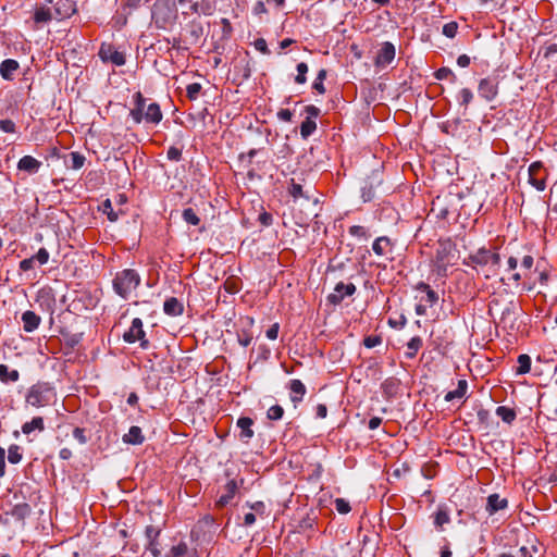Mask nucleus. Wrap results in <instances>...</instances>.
<instances>
[{"mask_svg": "<svg viewBox=\"0 0 557 557\" xmlns=\"http://www.w3.org/2000/svg\"><path fill=\"white\" fill-rule=\"evenodd\" d=\"M382 344V336L381 335H369L364 337L363 345L367 348H374Z\"/></svg>", "mask_w": 557, "mask_h": 557, "instance_id": "48", "label": "nucleus"}, {"mask_svg": "<svg viewBox=\"0 0 557 557\" xmlns=\"http://www.w3.org/2000/svg\"><path fill=\"white\" fill-rule=\"evenodd\" d=\"M372 249L376 256L386 257L392 253L391 239L386 236L377 237L372 245Z\"/></svg>", "mask_w": 557, "mask_h": 557, "instance_id": "19", "label": "nucleus"}, {"mask_svg": "<svg viewBox=\"0 0 557 557\" xmlns=\"http://www.w3.org/2000/svg\"><path fill=\"white\" fill-rule=\"evenodd\" d=\"M144 110H145V108H139V107H134L131 110L129 115L132 116L133 121L136 124H139L143 121H145V112H144Z\"/></svg>", "mask_w": 557, "mask_h": 557, "instance_id": "49", "label": "nucleus"}, {"mask_svg": "<svg viewBox=\"0 0 557 557\" xmlns=\"http://www.w3.org/2000/svg\"><path fill=\"white\" fill-rule=\"evenodd\" d=\"M305 111L308 115L300 125V135L302 138H308L317 129L315 119L320 114V109L310 104L305 108Z\"/></svg>", "mask_w": 557, "mask_h": 557, "instance_id": "10", "label": "nucleus"}, {"mask_svg": "<svg viewBox=\"0 0 557 557\" xmlns=\"http://www.w3.org/2000/svg\"><path fill=\"white\" fill-rule=\"evenodd\" d=\"M467 389H468L467 381L466 380H459L457 388L454 389V391H449L445 395L444 398H445L446 401H451L454 399H460V398H462L466 395Z\"/></svg>", "mask_w": 557, "mask_h": 557, "instance_id": "29", "label": "nucleus"}, {"mask_svg": "<svg viewBox=\"0 0 557 557\" xmlns=\"http://www.w3.org/2000/svg\"><path fill=\"white\" fill-rule=\"evenodd\" d=\"M187 544L185 542H180L177 545L173 546L170 549L165 557H184L187 554Z\"/></svg>", "mask_w": 557, "mask_h": 557, "instance_id": "38", "label": "nucleus"}, {"mask_svg": "<svg viewBox=\"0 0 557 557\" xmlns=\"http://www.w3.org/2000/svg\"><path fill=\"white\" fill-rule=\"evenodd\" d=\"M147 549L151 553L152 557H159L161 555V552L159 549L158 540L149 541L148 545H147Z\"/></svg>", "mask_w": 557, "mask_h": 557, "instance_id": "58", "label": "nucleus"}, {"mask_svg": "<svg viewBox=\"0 0 557 557\" xmlns=\"http://www.w3.org/2000/svg\"><path fill=\"white\" fill-rule=\"evenodd\" d=\"M288 388L290 391V400L294 406L297 407V405L302 401L307 392L306 386L300 380L293 379L289 381Z\"/></svg>", "mask_w": 557, "mask_h": 557, "instance_id": "14", "label": "nucleus"}, {"mask_svg": "<svg viewBox=\"0 0 557 557\" xmlns=\"http://www.w3.org/2000/svg\"><path fill=\"white\" fill-rule=\"evenodd\" d=\"M163 311L168 315L177 317L183 314L184 306L176 297H170L163 304Z\"/></svg>", "mask_w": 557, "mask_h": 557, "instance_id": "20", "label": "nucleus"}, {"mask_svg": "<svg viewBox=\"0 0 557 557\" xmlns=\"http://www.w3.org/2000/svg\"><path fill=\"white\" fill-rule=\"evenodd\" d=\"M458 257L457 246L451 239H440L433 260L437 275L446 276L448 268L456 263Z\"/></svg>", "mask_w": 557, "mask_h": 557, "instance_id": "2", "label": "nucleus"}, {"mask_svg": "<svg viewBox=\"0 0 557 557\" xmlns=\"http://www.w3.org/2000/svg\"><path fill=\"white\" fill-rule=\"evenodd\" d=\"M55 17L58 20L70 18L77 12L75 0H59L54 5Z\"/></svg>", "mask_w": 557, "mask_h": 557, "instance_id": "13", "label": "nucleus"}, {"mask_svg": "<svg viewBox=\"0 0 557 557\" xmlns=\"http://www.w3.org/2000/svg\"><path fill=\"white\" fill-rule=\"evenodd\" d=\"M308 65L305 62H300L297 64V75L295 77V82L299 85H302L307 82V73H308Z\"/></svg>", "mask_w": 557, "mask_h": 557, "instance_id": "41", "label": "nucleus"}, {"mask_svg": "<svg viewBox=\"0 0 557 557\" xmlns=\"http://www.w3.org/2000/svg\"><path fill=\"white\" fill-rule=\"evenodd\" d=\"M529 183L535 187L537 190H544L546 187V170L544 169L542 162L536 161L533 162L529 166Z\"/></svg>", "mask_w": 557, "mask_h": 557, "instance_id": "8", "label": "nucleus"}, {"mask_svg": "<svg viewBox=\"0 0 557 557\" xmlns=\"http://www.w3.org/2000/svg\"><path fill=\"white\" fill-rule=\"evenodd\" d=\"M458 32V24L456 22L446 23L443 26V34L448 38H454Z\"/></svg>", "mask_w": 557, "mask_h": 557, "instance_id": "46", "label": "nucleus"}, {"mask_svg": "<svg viewBox=\"0 0 557 557\" xmlns=\"http://www.w3.org/2000/svg\"><path fill=\"white\" fill-rule=\"evenodd\" d=\"M496 414L508 424H511L517 418L516 410L507 406L497 407Z\"/></svg>", "mask_w": 557, "mask_h": 557, "instance_id": "32", "label": "nucleus"}, {"mask_svg": "<svg viewBox=\"0 0 557 557\" xmlns=\"http://www.w3.org/2000/svg\"><path fill=\"white\" fill-rule=\"evenodd\" d=\"M458 100L460 106L468 107L470 102L473 100V92L469 88H462L459 91Z\"/></svg>", "mask_w": 557, "mask_h": 557, "instance_id": "43", "label": "nucleus"}, {"mask_svg": "<svg viewBox=\"0 0 557 557\" xmlns=\"http://www.w3.org/2000/svg\"><path fill=\"white\" fill-rule=\"evenodd\" d=\"M238 485L235 480H231L225 484V491L226 493L220 496V498L216 500V506L222 508L226 506L235 496L237 492Z\"/></svg>", "mask_w": 557, "mask_h": 557, "instance_id": "21", "label": "nucleus"}, {"mask_svg": "<svg viewBox=\"0 0 557 557\" xmlns=\"http://www.w3.org/2000/svg\"><path fill=\"white\" fill-rule=\"evenodd\" d=\"M41 166V162L32 156H24L17 163L20 171L27 172L29 174L37 173Z\"/></svg>", "mask_w": 557, "mask_h": 557, "instance_id": "17", "label": "nucleus"}, {"mask_svg": "<svg viewBox=\"0 0 557 557\" xmlns=\"http://www.w3.org/2000/svg\"><path fill=\"white\" fill-rule=\"evenodd\" d=\"M40 317L34 311L27 310L22 314L23 329L27 333L34 332L40 324Z\"/></svg>", "mask_w": 557, "mask_h": 557, "instance_id": "18", "label": "nucleus"}, {"mask_svg": "<svg viewBox=\"0 0 557 557\" xmlns=\"http://www.w3.org/2000/svg\"><path fill=\"white\" fill-rule=\"evenodd\" d=\"M8 453V459L11 463H18L22 460L21 447L18 445H11Z\"/></svg>", "mask_w": 557, "mask_h": 557, "instance_id": "40", "label": "nucleus"}, {"mask_svg": "<svg viewBox=\"0 0 557 557\" xmlns=\"http://www.w3.org/2000/svg\"><path fill=\"white\" fill-rule=\"evenodd\" d=\"M145 441L141 429L139 426H131L128 433L123 435V442L132 445H140Z\"/></svg>", "mask_w": 557, "mask_h": 557, "instance_id": "23", "label": "nucleus"}, {"mask_svg": "<svg viewBox=\"0 0 557 557\" xmlns=\"http://www.w3.org/2000/svg\"><path fill=\"white\" fill-rule=\"evenodd\" d=\"M534 265V258L531 255H524L521 259V267L524 270L530 271L532 267Z\"/></svg>", "mask_w": 557, "mask_h": 557, "instance_id": "61", "label": "nucleus"}, {"mask_svg": "<svg viewBox=\"0 0 557 557\" xmlns=\"http://www.w3.org/2000/svg\"><path fill=\"white\" fill-rule=\"evenodd\" d=\"M0 129L3 133L13 134L16 132V125L12 120H9V119L0 120Z\"/></svg>", "mask_w": 557, "mask_h": 557, "instance_id": "50", "label": "nucleus"}, {"mask_svg": "<svg viewBox=\"0 0 557 557\" xmlns=\"http://www.w3.org/2000/svg\"><path fill=\"white\" fill-rule=\"evenodd\" d=\"M55 389L48 382L33 384L25 394V403L34 408L49 406L55 399Z\"/></svg>", "mask_w": 557, "mask_h": 557, "instance_id": "3", "label": "nucleus"}, {"mask_svg": "<svg viewBox=\"0 0 557 557\" xmlns=\"http://www.w3.org/2000/svg\"><path fill=\"white\" fill-rule=\"evenodd\" d=\"M99 58L104 63H112L115 66H122L126 62L125 54L115 49L112 44L102 42L98 52Z\"/></svg>", "mask_w": 557, "mask_h": 557, "instance_id": "6", "label": "nucleus"}, {"mask_svg": "<svg viewBox=\"0 0 557 557\" xmlns=\"http://www.w3.org/2000/svg\"><path fill=\"white\" fill-rule=\"evenodd\" d=\"M462 263L475 269L478 273L481 271L485 278H490L497 274L500 264V255L497 251L482 247L465 258Z\"/></svg>", "mask_w": 557, "mask_h": 557, "instance_id": "1", "label": "nucleus"}, {"mask_svg": "<svg viewBox=\"0 0 557 557\" xmlns=\"http://www.w3.org/2000/svg\"><path fill=\"white\" fill-rule=\"evenodd\" d=\"M101 211L106 214L111 222H116L119 220L120 214L123 213L122 210L115 211L112 207V202L110 199H107L102 202Z\"/></svg>", "mask_w": 557, "mask_h": 557, "instance_id": "34", "label": "nucleus"}, {"mask_svg": "<svg viewBox=\"0 0 557 557\" xmlns=\"http://www.w3.org/2000/svg\"><path fill=\"white\" fill-rule=\"evenodd\" d=\"M535 272L539 273V282L541 285H546L547 282H548V272L543 269L541 270L540 268V262H537L536 267H535Z\"/></svg>", "mask_w": 557, "mask_h": 557, "instance_id": "59", "label": "nucleus"}, {"mask_svg": "<svg viewBox=\"0 0 557 557\" xmlns=\"http://www.w3.org/2000/svg\"><path fill=\"white\" fill-rule=\"evenodd\" d=\"M334 506L335 509L342 515L348 513L351 509L349 503L344 498H336L334 500Z\"/></svg>", "mask_w": 557, "mask_h": 557, "instance_id": "45", "label": "nucleus"}, {"mask_svg": "<svg viewBox=\"0 0 557 557\" xmlns=\"http://www.w3.org/2000/svg\"><path fill=\"white\" fill-rule=\"evenodd\" d=\"M73 436L81 444H85L87 442V437L85 435V430L82 429V428H75L74 431H73Z\"/></svg>", "mask_w": 557, "mask_h": 557, "instance_id": "62", "label": "nucleus"}, {"mask_svg": "<svg viewBox=\"0 0 557 557\" xmlns=\"http://www.w3.org/2000/svg\"><path fill=\"white\" fill-rule=\"evenodd\" d=\"M406 346H407V350L405 352L406 358L413 359L417 356L418 351L423 346V341L420 336H414L407 343Z\"/></svg>", "mask_w": 557, "mask_h": 557, "instance_id": "30", "label": "nucleus"}, {"mask_svg": "<svg viewBox=\"0 0 557 557\" xmlns=\"http://www.w3.org/2000/svg\"><path fill=\"white\" fill-rule=\"evenodd\" d=\"M33 259L38 262L40 265H44L49 260V252L46 248H40L36 255L32 256Z\"/></svg>", "mask_w": 557, "mask_h": 557, "instance_id": "52", "label": "nucleus"}, {"mask_svg": "<svg viewBox=\"0 0 557 557\" xmlns=\"http://www.w3.org/2000/svg\"><path fill=\"white\" fill-rule=\"evenodd\" d=\"M255 48L263 54H269L270 50L264 38H258L255 40Z\"/></svg>", "mask_w": 557, "mask_h": 557, "instance_id": "56", "label": "nucleus"}, {"mask_svg": "<svg viewBox=\"0 0 557 557\" xmlns=\"http://www.w3.org/2000/svg\"><path fill=\"white\" fill-rule=\"evenodd\" d=\"M450 522L449 510L446 506H438L437 510L433 515V523L440 531L443 530L445 524Z\"/></svg>", "mask_w": 557, "mask_h": 557, "instance_id": "22", "label": "nucleus"}, {"mask_svg": "<svg viewBox=\"0 0 557 557\" xmlns=\"http://www.w3.org/2000/svg\"><path fill=\"white\" fill-rule=\"evenodd\" d=\"M183 220L190 225H198L200 223L199 216L191 208H186L182 213Z\"/></svg>", "mask_w": 557, "mask_h": 557, "instance_id": "39", "label": "nucleus"}, {"mask_svg": "<svg viewBox=\"0 0 557 557\" xmlns=\"http://www.w3.org/2000/svg\"><path fill=\"white\" fill-rule=\"evenodd\" d=\"M434 76L442 81V79H447V78H453L454 81L456 79V75L454 74V72L449 69V67H441L438 69Z\"/></svg>", "mask_w": 557, "mask_h": 557, "instance_id": "47", "label": "nucleus"}, {"mask_svg": "<svg viewBox=\"0 0 557 557\" xmlns=\"http://www.w3.org/2000/svg\"><path fill=\"white\" fill-rule=\"evenodd\" d=\"M288 191L294 199L306 198L309 200L311 198L310 190H304V186L300 183H297L295 178L290 180Z\"/></svg>", "mask_w": 557, "mask_h": 557, "instance_id": "27", "label": "nucleus"}, {"mask_svg": "<svg viewBox=\"0 0 557 557\" xmlns=\"http://www.w3.org/2000/svg\"><path fill=\"white\" fill-rule=\"evenodd\" d=\"M356 285L352 283L339 282L335 285L334 292L327 296V301L332 305H339L345 297L352 296L356 293Z\"/></svg>", "mask_w": 557, "mask_h": 557, "instance_id": "11", "label": "nucleus"}, {"mask_svg": "<svg viewBox=\"0 0 557 557\" xmlns=\"http://www.w3.org/2000/svg\"><path fill=\"white\" fill-rule=\"evenodd\" d=\"M326 70L322 69L318 72V75L312 84V88L319 94L323 95L325 92L324 79L326 78Z\"/></svg>", "mask_w": 557, "mask_h": 557, "instance_id": "37", "label": "nucleus"}, {"mask_svg": "<svg viewBox=\"0 0 557 557\" xmlns=\"http://www.w3.org/2000/svg\"><path fill=\"white\" fill-rule=\"evenodd\" d=\"M499 79L498 75H490L479 82V95L486 101L495 100L498 95Z\"/></svg>", "mask_w": 557, "mask_h": 557, "instance_id": "7", "label": "nucleus"}, {"mask_svg": "<svg viewBox=\"0 0 557 557\" xmlns=\"http://www.w3.org/2000/svg\"><path fill=\"white\" fill-rule=\"evenodd\" d=\"M278 330H280V324L278 323H274L272 324L268 330H267V337L271 341H274L277 338V335H278Z\"/></svg>", "mask_w": 557, "mask_h": 557, "instance_id": "60", "label": "nucleus"}, {"mask_svg": "<svg viewBox=\"0 0 557 557\" xmlns=\"http://www.w3.org/2000/svg\"><path fill=\"white\" fill-rule=\"evenodd\" d=\"M134 102H135V107L145 108L146 99L140 91H137L134 95Z\"/></svg>", "mask_w": 557, "mask_h": 557, "instance_id": "64", "label": "nucleus"}, {"mask_svg": "<svg viewBox=\"0 0 557 557\" xmlns=\"http://www.w3.org/2000/svg\"><path fill=\"white\" fill-rule=\"evenodd\" d=\"M277 116L284 122H290L293 119V113L288 109H282L278 111Z\"/></svg>", "mask_w": 557, "mask_h": 557, "instance_id": "63", "label": "nucleus"}, {"mask_svg": "<svg viewBox=\"0 0 557 557\" xmlns=\"http://www.w3.org/2000/svg\"><path fill=\"white\" fill-rule=\"evenodd\" d=\"M417 289L418 290H421V292H424L425 293V301L430 305V306H433L437 300H438V296L436 294L435 290H433L430 285L425 284V283H420L418 286H417Z\"/></svg>", "mask_w": 557, "mask_h": 557, "instance_id": "35", "label": "nucleus"}, {"mask_svg": "<svg viewBox=\"0 0 557 557\" xmlns=\"http://www.w3.org/2000/svg\"><path fill=\"white\" fill-rule=\"evenodd\" d=\"M123 339L129 344H133V343L139 341L140 347L143 349H147L149 347V341L146 338V333L143 329L141 319H139V318L133 319L131 327L123 335Z\"/></svg>", "mask_w": 557, "mask_h": 557, "instance_id": "5", "label": "nucleus"}, {"mask_svg": "<svg viewBox=\"0 0 557 557\" xmlns=\"http://www.w3.org/2000/svg\"><path fill=\"white\" fill-rule=\"evenodd\" d=\"M236 424L240 430V433H239L240 441L244 443H248L253 437V434H255V432L252 430L253 420L249 417H240L237 420Z\"/></svg>", "mask_w": 557, "mask_h": 557, "instance_id": "15", "label": "nucleus"}, {"mask_svg": "<svg viewBox=\"0 0 557 557\" xmlns=\"http://www.w3.org/2000/svg\"><path fill=\"white\" fill-rule=\"evenodd\" d=\"M166 157L171 161H180L182 159V150L177 147H170Z\"/></svg>", "mask_w": 557, "mask_h": 557, "instance_id": "54", "label": "nucleus"}, {"mask_svg": "<svg viewBox=\"0 0 557 557\" xmlns=\"http://www.w3.org/2000/svg\"><path fill=\"white\" fill-rule=\"evenodd\" d=\"M508 507L507 498H503L499 494L494 493L487 497L485 510L490 516L494 515L498 510L506 509Z\"/></svg>", "mask_w": 557, "mask_h": 557, "instance_id": "16", "label": "nucleus"}, {"mask_svg": "<svg viewBox=\"0 0 557 557\" xmlns=\"http://www.w3.org/2000/svg\"><path fill=\"white\" fill-rule=\"evenodd\" d=\"M52 20L51 10L45 5L37 7L34 12V21L36 24L49 23Z\"/></svg>", "mask_w": 557, "mask_h": 557, "instance_id": "31", "label": "nucleus"}, {"mask_svg": "<svg viewBox=\"0 0 557 557\" xmlns=\"http://www.w3.org/2000/svg\"><path fill=\"white\" fill-rule=\"evenodd\" d=\"M152 20L158 28L166 29L176 20V12L166 7H157L152 12Z\"/></svg>", "mask_w": 557, "mask_h": 557, "instance_id": "9", "label": "nucleus"}, {"mask_svg": "<svg viewBox=\"0 0 557 557\" xmlns=\"http://www.w3.org/2000/svg\"><path fill=\"white\" fill-rule=\"evenodd\" d=\"M201 85L199 83L189 84L186 87V95L189 100H196L201 91Z\"/></svg>", "mask_w": 557, "mask_h": 557, "instance_id": "44", "label": "nucleus"}, {"mask_svg": "<svg viewBox=\"0 0 557 557\" xmlns=\"http://www.w3.org/2000/svg\"><path fill=\"white\" fill-rule=\"evenodd\" d=\"M238 337V343L243 346V347H247L251 344L252 342V335L247 332V331H243L242 333H239L237 335Z\"/></svg>", "mask_w": 557, "mask_h": 557, "instance_id": "53", "label": "nucleus"}, {"mask_svg": "<svg viewBox=\"0 0 557 557\" xmlns=\"http://www.w3.org/2000/svg\"><path fill=\"white\" fill-rule=\"evenodd\" d=\"M349 234L355 237H363L368 238L369 234L364 226L361 225H352L349 227Z\"/></svg>", "mask_w": 557, "mask_h": 557, "instance_id": "51", "label": "nucleus"}, {"mask_svg": "<svg viewBox=\"0 0 557 557\" xmlns=\"http://www.w3.org/2000/svg\"><path fill=\"white\" fill-rule=\"evenodd\" d=\"M35 262L36 261L33 259V257L24 259L20 262V270L23 272L30 271L35 268Z\"/></svg>", "mask_w": 557, "mask_h": 557, "instance_id": "57", "label": "nucleus"}, {"mask_svg": "<svg viewBox=\"0 0 557 557\" xmlns=\"http://www.w3.org/2000/svg\"><path fill=\"white\" fill-rule=\"evenodd\" d=\"M284 409L280 405H273L268 409L267 417L270 420L277 421L283 418Z\"/></svg>", "mask_w": 557, "mask_h": 557, "instance_id": "42", "label": "nucleus"}, {"mask_svg": "<svg viewBox=\"0 0 557 557\" xmlns=\"http://www.w3.org/2000/svg\"><path fill=\"white\" fill-rule=\"evenodd\" d=\"M45 430V422L41 417H34L30 421L25 422L22 425V432L26 435L30 434L33 431L42 432Z\"/></svg>", "mask_w": 557, "mask_h": 557, "instance_id": "28", "label": "nucleus"}, {"mask_svg": "<svg viewBox=\"0 0 557 557\" xmlns=\"http://www.w3.org/2000/svg\"><path fill=\"white\" fill-rule=\"evenodd\" d=\"M531 370V358L527 354H522L518 357L517 374H527Z\"/></svg>", "mask_w": 557, "mask_h": 557, "instance_id": "36", "label": "nucleus"}, {"mask_svg": "<svg viewBox=\"0 0 557 557\" xmlns=\"http://www.w3.org/2000/svg\"><path fill=\"white\" fill-rule=\"evenodd\" d=\"M395 58V47L392 42H384L375 57V65L377 67H385Z\"/></svg>", "mask_w": 557, "mask_h": 557, "instance_id": "12", "label": "nucleus"}, {"mask_svg": "<svg viewBox=\"0 0 557 557\" xmlns=\"http://www.w3.org/2000/svg\"><path fill=\"white\" fill-rule=\"evenodd\" d=\"M146 537L149 541L158 540L160 535V529L154 528L153 525H148L145 530Z\"/></svg>", "mask_w": 557, "mask_h": 557, "instance_id": "55", "label": "nucleus"}, {"mask_svg": "<svg viewBox=\"0 0 557 557\" xmlns=\"http://www.w3.org/2000/svg\"><path fill=\"white\" fill-rule=\"evenodd\" d=\"M20 373L17 370H9L7 364H0V381L2 383L17 382Z\"/></svg>", "mask_w": 557, "mask_h": 557, "instance_id": "33", "label": "nucleus"}, {"mask_svg": "<svg viewBox=\"0 0 557 557\" xmlns=\"http://www.w3.org/2000/svg\"><path fill=\"white\" fill-rule=\"evenodd\" d=\"M86 158L78 151H72L65 158V165L72 170H79L84 166Z\"/></svg>", "mask_w": 557, "mask_h": 557, "instance_id": "26", "label": "nucleus"}, {"mask_svg": "<svg viewBox=\"0 0 557 557\" xmlns=\"http://www.w3.org/2000/svg\"><path fill=\"white\" fill-rule=\"evenodd\" d=\"M140 275L133 269H125L116 273L113 280L114 292L124 299L139 286Z\"/></svg>", "mask_w": 557, "mask_h": 557, "instance_id": "4", "label": "nucleus"}, {"mask_svg": "<svg viewBox=\"0 0 557 557\" xmlns=\"http://www.w3.org/2000/svg\"><path fill=\"white\" fill-rule=\"evenodd\" d=\"M18 62L13 59H7L0 64V74L2 78L11 81L14 72L18 69Z\"/></svg>", "mask_w": 557, "mask_h": 557, "instance_id": "25", "label": "nucleus"}, {"mask_svg": "<svg viewBox=\"0 0 557 557\" xmlns=\"http://www.w3.org/2000/svg\"><path fill=\"white\" fill-rule=\"evenodd\" d=\"M162 112L160 106L156 102L150 103L145 111V122L151 124H158L162 120Z\"/></svg>", "mask_w": 557, "mask_h": 557, "instance_id": "24", "label": "nucleus"}]
</instances>
